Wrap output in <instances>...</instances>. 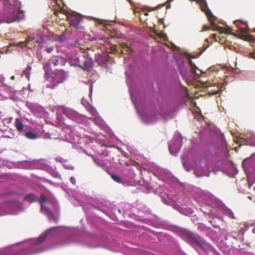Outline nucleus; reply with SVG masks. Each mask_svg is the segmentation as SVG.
Returning a JSON list of instances; mask_svg holds the SVG:
<instances>
[{"mask_svg":"<svg viewBox=\"0 0 255 255\" xmlns=\"http://www.w3.org/2000/svg\"><path fill=\"white\" fill-rule=\"evenodd\" d=\"M0 255H1V252H0Z\"/></svg>","mask_w":255,"mask_h":255,"instance_id":"36","label":"nucleus"},{"mask_svg":"<svg viewBox=\"0 0 255 255\" xmlns=\"http://www.w3.org/2000/svg\"><path fill=\"white\" fill-rule=\"evenodd\" d=\"M41 208H42V207H43V205H42V204H41Z\"/></svg>","mask_w":255,"mask_h":255,"instance_id":"35","label":"nucleus"},{"mask_svg":"<svg viewBox=\"0 0 255 255\" xmlns=\"http://www.w3.org/2000/svg\"><path fill=\"white\" fill-rule=\"evenodd\" d=\"M4 6L9 9V10L13 13L14 17L13 19L9 21L8 22H11L16 20L20 19L24 16V11L20 9L21 7V2L17 0H4Z\"/></svg>","mask_w":255,"mask_h":255,"instance_id":"1","label":"nucleus"},{"mask_svg":"<svg viewBox=\"0 0 255 255\" xmlns=\"http://www.w3.org/2000/svg\"><path fill=\"white\" fill-rule=\"evenodd\" d=\"M25 136L29 139H33L36 138L37 135L32 132L28 131L25 133Z\"/></svg>","mask_w":255,"mask_h":255,"instance_id":"16","label":"nucleus"},{"mask_svg":"<svg viewBox=\"0 0 255 255\" xmlns=\"http://www.w3.org/2000/svg\"><path fill=\"white\" fill-rule=\"evenodd\" d=\"M70 63L72 65L78 66L84 70H87L90 67L88 60L84 56L72 58Z\"/></svg>","mask_w":255,"mask_h":255,"instance_id":"3","label":"nucleus"},{"mask_svg":"<svg viewBox=\"0 0 255 255\" xmlns=\"http://www.w3.org/2000/svg\"><path fill=\"white\" fill-rule=\"evenodd\" d=\"M144 15H146V16H147L148 15V12L144 13Z\"/></svg>","mask_w":255,"mask_h":255,"instance_id":"30","label":"nucleus"},{"mask_svg":"<svg viewBox=\"0 0 255 255\" xmlns=\"http://www.w3.org/2000/svg\"><path fill=\"white\" fill-rule=\"evenodd\" d=\"M157 9V7H152L151 8V9H150V10H156Z\"/></svg>","mask_w":255,"mask_h":255,"instance_id":"26","label":"nucleus"},{"mask_svg":"<svg viewBox=\"0 0 255 255\" xmlns=\"http://www.w3.org/2000/svg\"><path fill=\"white\" fill-rule=\"evenodd\" d=\"M70 181L73 184V185H75L76 184V179L74 177H71L70 178Z\"/></svg>","mask_w":255,"mask_h":255,"instance_id":"22","label":"nucleus"},{"mask_svg":"<svg viewBox=\"0 0 255 255\" xmlns=\"http://www.w3.org/2000/svg\"><path fill=\"white\" fill-rule=\"evenodd\" d=\"M212 37L215 39L216 41H217L218 40L216 39V34H213L212 35Z\"/></svg>","mask_w":255,"mask_h":255,"instance_id":"24","label":"nucleus"},{"mask_svg":"<svg viewBox=\"0 0 255 255\" xmlns=\"http://www.w3.org/2000/svg\"><path fill=\"white\" fill-rule=\"evenodd\" d=\"M59 109L62 111L64 115L70 119L74 120L77 117V113L71 109L64 106H60Z\"/></svg>","mask_w":255,"mask_h":255,"instance_id":"4","label":"nucleus"},{"mask_svg":"<svg viewBox=\"0 0 255 255\" xmlns=\"http://www.w3.org/2000/svg\"><path fill=\"white\" fill-rule=\"evenodd\" d=\"M160 21H161V23H163V20L161 19V20H160Z\"/></svg>","mask_w":255,"mask_h":255,"instance_id":"32","label":"nucleus"},{"mask_svg":"<svg viewBox=\"0 0 255 255\" xmlns=\"http://www.w3.org/2000/svg\"><path fill=\"white\" fill-rule=\"evenodd\" d=\"M234 23L239 30L242 33H246L249 30L247 23L241 20H236L234 21Z\"/></svg>","mask_w":255,"mask_h":255,"instance_id":"6","label":"nucleus"},{"mask_svg":"<svg viewBox=\"0 0 255 255\" xmlns=\"http://www.w3.org/2000/svg\"><path fill=\"white\" fill-rule=\"evenodd\" d=\"M207 47H208V46H207L206 47H205V48H204V49L203 50V51H204L206 49V48H207Z\"/></svg>","mask_w":255,"mask_h":255,"instance_id":"29","label":"nucleus"},{"mask_svg":"<svg viewBox=\"0 0 255 255\" xmlns=\"http://www.w3.org/2000/svg\"><path fill=\"white\" fill-rule=\"evenodd\" d=\"M24 199H25V200L29 201V202H30L31 203L34 202L35 200V198L34 195L33 194H30L27 195L25 197Z\"/></svg>","mask_w":255,"mask_h":255,"instance_id":"13","label":"nucleus"},{"mask_svg":"<svg viewBox=\"0 0 255 255\" xmlns=\"http://www.w3.org/2000/svg\"><path fill=\"white\" fill-rule=\"evenodd\" d=\"M46 197L45 196L42 195L40 197V201L41 203L44 202L46 201Z\"/></svg>","mask_w":255,"mask_h":255,"instance_id":"21","label":"nucleus"},{"mask_svg":"<svg viewBox=\"0 0 255 255\" xmlns=\"http://www.w3.org/2000/svg\"><path fill=\"white\" fill-rule=\"evenodd\" d=\"M253 225L255 226V228L253 229L252 230V232L254 233H255V224H254Z\"/></svg>","mask_w":255,"mask_h":255,"instance_id":"25","label":"nucleus"},{"mask_svg":"<svg viewBox=\"0 0 255 255\" xmlns=\"http://www.w3.org/2000/svg\"><path fill=\"white\" fill-rule=\"evenodd\" d=\"M31 67L29 65H28L22 72V75H25L28 80L30 78V71H31Z\"/></svg>","mask_w":255,"mask_h":255,"instance_id":"10","label":"nucleus"},{"mask_svg":"<svg viewBox=\"0 0 255 255\" xmlns=\"http://www.w3.org/2000/svg\"><path fill=\"white\" fill-rule=\"evenodd\" d=\"M60 58H54L53 59H51L49 60V63L50 64L53 65L54 66H57L59 63Z\"/></svg>","mask_w":255,"mask_h":255,"instance_id":"15","label":"nucleus"},{"mask_svg":"<svg viewBox=\"0 0 255 255\" xmlns=\"http://www.w3.org/2000/svg\"><path fill=\"white\" fill-rule=\"evenodd\" d=\"M215 17L213 15V17L212 18V20L211 21L209 20V21L210 22L212 26H213V30H216L219 31L221 33H225L227 34H233V33L231 31V28L229 27H227L226 28H223L218 25H217L215 22Z\"/></svg>","mask_w":255,"mask_h":255,"instance_id":"5","label":"nucleus"},{"mask_svg":"<svg viewBox=\"0 0 255 255\" xmlns=\"http://www.w3.org/2000/svg\"><path fill=\"white\" fill-rule=\"evenodd\" d=\"M120 48H121V49L120 50H121L120 52H121L122 53H123V50H125L126 51L129 52L131 50L130 47L129 46H128L127 44H125V43H122L120 45ZM118 48H120V47H117V46L115 47V50L116 51H117V52H119Z\"/></svg>","mask_w":255,"mask_h":255,"instance_id":"9","label":"nucleus"},{"mask_svg":"<svg viewBox=\"0 0 255 255\" xmlns=\"http://www.w3.org/2000/svg\"><path fill=\"white\" fill-rule=\"evenodd\" d=\"M52 78L55 80V84H59L62 83L64 79L63 71H58L55 73Z\"/></svg>","mask_w":255,"mask_h":255,"instance_id":"8","label":"nucleus"},{"mask_svg":"<svg viewBox=\"0 0 255 255\" xmlns=\"http://www.w3.org/2000/svg\"><path fill=\"white\" fill-rule=\"evenodd\" d=\"M24 44V43L23 42H20L19 43V46H22Z\"/></svg>","mask_w":255,"mask_h":255,"instance_id":"28","label":"nucleus"},{"mask_svg":"<svg viewBox=\"0 0 255 255\" xmlns=\"http://www.w3.org/2000/svg\"><path fill=\"white\" fill-rule=\"evenodd\" d=\"M71 45L73 47H75L76 48H79L80 49V50H81L83 51V50H84V47H83V45L81 44L79 41H75L73 43L71 44Z\"/></svg>","mask_w":255,"mask_h":255,"instance_id":"14","label":"nucleus"},{"mask_svg":"<svg viewBox=\"0 0 255 255\" xmlns=\"http://www.w3.org/2000/svg\"><path fill=\"white\" fill-rule=\"evenodd\" d=\"M251 36V37H252V39L254 40V41H255V38H253V36Z\"/></svg>","mask_w":255,"mask_h":255,"instance_id":"31","label":"nucleus"},{"mask_svg":"<svg viewBox=\"0 0 255 255\" xmlns=\"http://www.w3.org/2000/svg\"><path fill=\"white\" fill-rule=\"evenodd\" d=\"M210 29V27L206 25H204L202 26V31H206L209 30Z\"/></svg>","mask_w":255,"mask_h":255,"instance_id":"19","label":"nucleus"},{"mask_svg":"<svg viewBox=\"0 0 255 255\" xmlns=\"http://www.w3.org/2000/svg\"><path fill=\"white\" fill-rule=\"evenodd\" d=\"M111 177L115 181L118 183H121L122 181L121 178L116 175L111 174Z\"/></svg>","mask_w":255,"mask_h":255,"instance_id":"17","label":"nucleus"},{"mask_svg":"<svg viewBox=\"0 0 255 255\" xmlns=\"http://www.w3.org/2000/svg\"><path fill=\"white\" fill-rule=\"evenodd\" d=\"M94 162L99 166L104 167L105 166V164H104L103 163H101L100 162L97 161L96 160H94Z\"/></svg>","mask_w":255,"mask_h":255,"instance_id":"20","label":"nucleus"},{"mask_svg":"<svg viewBox=\"0 0 255 255\" xmlns=\"http://www.w3.org/2000/svg\"><path fill=\"white\" fill-rule=\"evenodd\" d=\"M7 255H23V253H22V252H17V253L11 254H8Z\"/></svg>","mask_w":255,"mask_h":255,"instance_id":"23","label":"nucleus"},{"mask_svg":"<svg viewBox=\"0 0 255 255\" xmlns=\"http://www.w3.org/2000/svg\"><path fill=\"white\" fill-rule=\"evenodd\" d=\"M53 50V47L52 46L48 47L46 48V51L48 53H51Z\"/></svg>","mask_w":255,"mask_h":255,"instance_id":"18","label":"nucleus"},{"mask_svg":"<svg viewBox=\"0 0 255 255\" xmlns=\"http://www.w3.org/2000/svg\"><path fill=\"white\" fill-rule=\"evenodd\" d=\"M188 62L191 67V70L192 72L195 74L198 75V74L196 73V70H198V68L196 67L195 64L192 62V61L191 59H189Z\"/></svg>","mask_w":255,"mask_h":255,"instance_id":"12","label":"nucleus"},{"mask_svg":"<svg viewBox=\"0 0 255 255\" xmlns=\"http://www.w3.org/2000/svg\"><path fill=\"white\" fill-rule=\"evenodd\" d=\"M15 125L18 130L20 131L23 130V125L18 119L15 120Z\"/></svg>","mask_w":255,"mask_h":255,"instance_id":"11","label":"nucleus"},{"mask_svg":"<svg viewBox=\"0 0 255 255\" xmlns=\"http://www.w3.org/2000/svg\"><path fill=\"white\" fill-rule=\"evenodd\" d=\"M44 40V37L42 35L38 34L29 36L25 44V46L29 49L34 48L36 46H40Z\"/></svg>","mask_w":255,"mask_h":255,"instance_id":"2","label":"nucleus"},{"mask_svg":"<svg viewBox=\"0 0 255 255\" xmlns=\"http://www.w3.org/2000/svg\"><path fill=\"white\" fill-rule=\"evenodd\" d=\"M68 20L70 26H72L76 28H78V25L82 19L80 15H71L69 17Z\"/></svg>","mask_w":255,"mask_h":255,"instance_id":"7","label":"nucleus"},{"mask_svg":"<svg viewBox=\"0 0 255 255\" xmlns=\"http://www.w3.org/2000/svg\"><path fill=\"white\" fill-rule=\"evenodd\" d=\"M206 42H208V39H206Z\"/></svg>","mask_w":255,"mask_h":255,"instance_id":"34","label":"nucleus"},{"mask_svg":"<svg viewBox=\"0 0 255 255\" xmlns=\"http://www.w3.org/2000/svg\"><path fill=\"white\" fill-rule=\"evenodd\" d=\"M169 149L170 150V149H171V146H169Z\"/></svg>","mask_w":255,"mask_h":255,"instance_id":"33","label":"nucleus"},{"mask_svg":"<svg viewBox=\"0 0 255 255\" xmlns=\"http://www.w3.org/2000/svg\"><path fill=\"white\" fill-rule=\"evenodd\" d=\"M10 79L14 80L15 79V77L14 76H11Z\"/></svg>","mask_w":255,"mask_h":255,"instance_id":"27","label":"nucleus"}]
</instances>
